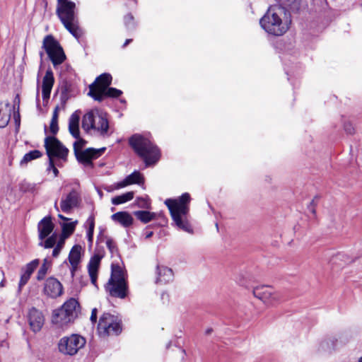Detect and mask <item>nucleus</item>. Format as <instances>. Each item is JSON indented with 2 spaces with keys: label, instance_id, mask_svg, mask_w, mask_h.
Instances as JSON below:
<instances>
[{
  "label": "nucleus",
  "instance_id": "f257e3e1",
  "mask_svg": "<svg viewBox=\"0 0 362 362\" xmlns=\"http://www.w3.org/2000/svg\"><path fill=\"white\" fill-rule=\"evenodd\" d=\"M56 13L65 28L76 38L83 35L78 25L76 4L70 0H57Z\"/></svg>",
  "mask_w": 362,
  "mask_h": 362
},
{
  "label": "nucleus",
  "instance_id": "f03ea898",
  "mask_svg": "<svg viewBox=\"0 0 362 362\" xmlns=\"http://www.w3.org/2000/svg\"><path fill=\"white\" fill-rule=\"evenodd\" d=\"M189 202L190 196L188 193L183 194L178 199H168L165 201L176 226L188 233L192 232L191 226L186 218L189 212Z\"/></svg>",
  "mask_w": 362,
  "mask_h": 362
},
{
  "label": "nucleus",
  "instance_id": "7ed1b4c3",
  "mask_svg": "<svg viewBox=\"0 0 362 362\" xmlns=\"http://www.w3.org/2000/svg\"><path fill=\"white\" fill-rule=\"evenodd\" d=\"M285 9L281 6H271L266 13L260 19L262 28L269 34L274 36H281L289 28L287 22H284L281 16Z\"/></svg>",
  "mask_w": 362,
  "mask_h": 362
},
{
  "label": "nucleus",
  "instance_id": "20e7f679",
  "mask_svg": "<svg viewBox=\"0 0 362 362\" xmlns=\"http://www.w3.org/2000/svg\"><path fill=\"white\" fill-rule=\"evenodd\" d=\"M129 143L136 153L144 160L146 166L153 165L159 160V149L148 139L134 134L130 137Z\"/></svg>",
  "mask_w": 362,
  "mask_h": 362
},
{
  "label": "nucleus",
  "instance_id": "39448f33",
  "mask_svg": "<svg viewBox=\"0 0 362 362\" xmlns=\"http://www.w3.org/2000/svg\"><path fill=\"white\" fill-rule=\"evenodd\" d=\"M82 128L86 132L93 129L102 136L108 135L109 122L107 114L98 110L89 111L83 117Z\"/></svg>",
  "mask_w": 362,
  "mask_h": 362
},
{
  "label": "nucleus",
  "instance_id": "423d86ee",
  "mask_svg": "<svg viewBox=\"0 0 362 362\" xmlns=\"http://www.w3.org/2000/svg\"><path fill=\"white\" fill-rule=\"evenodd\" d=\"M79 310L78 302L74 298H70L60 308L53 311L52 322L60 325H66L77 317Z\"/></svg>",
  "mask_w": 362,
  "mask_h": 362
},
{
  "label": "nucleus",
  "instance_id": "0eeeda50",
  "mask_svg": "<svg viewBox=\"0 0 362 362\" xmlns=\"http://www.w3.org/2000/svg\"><path fill=\"white\" fill-rule=\"evenodd\" d=\"M98 329L103 337L119 335L122 330V320L118 316L105 313L100 317Z\"/></svg>",
  "mask_w": 362,
  "mask_h": 362
},
{
  "label": "nucleus",
  "instance_id": "6e6552de",
  "mask_svg": "<svg viewBox=\"0 0 362 362\" xmlns=\"http://www.w3.org/2000/svg\"><path fill=\"white\" fill-rule=\"evenodd\" d=\"M42 48L45 50L54 66L62 64L66 59L62 47L51 35L45 37Z\"/></svg>",
  "mask_w": 362,
  "mask_h": 362
},
{
  "label": "nucleus",
  "instance_id": "1a4fd4ad",
  "mask_svg": "<svg viewBox=\"0 0 362 362\" xmlns=\"http://www.w3.org/2000/svg\"><path fill=\"white\" fill-rule=\"evenodd\" d=\"M77 140L74 144V151L77 160L85 164L91 163L93 159H95L100 156L105 151V148L99 149H95L89 148L85 151H82V148L86 144V141L81 138H76Z\"/></svg>",
  "mask_w": 362,
  "mask_h": 362
},
{
  "label": "nucleus",
  "instance_id": "9d476101",
  "mask_svg": "<svg viewBox=\"0 0 362 362\" xmlns=\"http://www.w3.org/2000/svg\"><path fill=\"white\" fill-rule=\"evenodd\" d=\"M86 343L84 337L79 334H71L69 337H62L58 344V348L61 353L74 356L82 349Z\"/></svg>",
  "mask_w": 362,
  "mask_h": 362
},
{
  "label": "nucleus",
  "instance_id": "9b49d317",
  "mask_svg": "<svg viewBox=\"0 0 362 362\" xmlns=\"http://www.w3.org/2000/svg\"><path fill=\"white\" fill-rule=\"evenodd\" d=\"M112 82V76L104 73L98 76L92 84L89 86L88 95L95 100H103V93L109 87Z\"/></svg>",
  "mask_w": 362,
  "mask_h": 362
},
{
  "label": "nucleus",
  "instance_id": "f8f14e48",
  "mask_svg": "<svg viewBox=\"0 0 362 362\" xmlns=\"http://www.w3.org/2000/svg\"><path fill=\"white\" fill-rule=\"evenodd\" d=\"M45 148L49 158L57 157L64 160H66L69 150L56 137H46L45 139Z\"/></svg>",
  "mask_w": 362,
  "mask_h": 362
},
{
  "label": "nucleus",
  "instance_id": "ddd939ff",
  "mask_svg": "<svg viewBox=\"0 0 362 362\" xmlns=\"http://www.w3.org/2000/svg\"><path fill=\"white\" fill-rule=\"evenodd\" d=\"M252 293L255 297L268 305H274L280 299L279 294L273 288L266 285L255 287Z\"/></svg>",
  "mask_w": 362,
  "mask_h": 362
},
{
  "label": "nucleus",
  "instance_id": "4468645a",
  "mask_svg": "<svg viewBox=\"0 0 362 362\" xmlns=\"http://www.w3.org/2000/svg\"><path fill=\"white\" fill-rule=\"evenodd\" d=\"M105 288L106 292L114 298L123 299L128 293L127 281H112V279H109Z\"/></svg>",
  "mask_w": 362,
  "mask_h": 362
},
{
  "label": "nucleus",
  "instance_id": "2eb2a0df",
  "mask_svg": "<svg viewBox=\"0 0 362 362\" xmlns=\"http://www.w3.org/2000/svg\"><path fill=\"white\" fill-rule=\"evenodd\" d=\"M81 202V194L76 189H72L66 197H62L60 208L64 213H70L73 209L79 206Z\"/></svg>",
  "mask_w": 362,
  "mask_h": 362
},
{
  "label": "nucleus",
  "instance_id": "dca6fc26",
  "mask_svg": "<svg viewBox=\"0 0 362 362\" xmlns=\"http://www.w3.org/2000/svg\"><path fill=\"white\" fill-rule=\"evenodd\" d=\"M44 293L49 298H56L63 293V286L54 277H49L45 282Z\"/></svg>",
  "mask_w": 362,
  "mask_h": 362
},
{
  "label": "nucleus",
  "instance_id": "f3484780",
  "mask_svg": "<svg viewBox=\"0 0 362 362\" xmlns=\"http://www.w3.org/2000/svg\"><path fill=\"white\" fill-rule=\"evenodd\" d=\"M28 317L31 329L35 332H39L45 322L42 313L35 308H32L29 310Z\"/></svg>",
  "mask_w": 362,
  "mask_h": 362
},
{
  "label": "nucleus",
  "instance_id": "a211bd4d",
  "mask_svg": "<svg viewBox=\"0 0 362 362\" xmlns=\"http://www.w3.org/2000/svg\"><path fill=\"white\" fill-rule=\"evenodd\" d=\"M156 273L157 275L156 284H165L172 281L174 279L173 270L164 265H157Z\"/></svg>",
  "mask_w": 362,
  "mask_h": 362
},
{
  "label": "nucleus",
  "instance_id": "6ab92c4d",
  "mask_svg": "<svg viewBox=\"0 0 362 362\" xmlns=\"http://www.w3.org/2000/svg\"><path fill=\"white\" fill-rule=\"evenodd\" d=\"M54 83V78L52 71L49 69L46 71L42 79V95L43 100H47L50 97L52 88Z\"/></svg>",
  "mask_w": 362,
  "mask_h": 362
},
{
  "label": "nucleus",
  "instance_id": "aec40b11",
  "mask_svg": "<svg viewBox=\"0 0 362 362\" xmlns=\"http://www.w3.org/2000/svg\"><path fill=\"white\" fill-rule=\"evenodd\" d=\"M101 257L99 255H94L89 261L88 264V274L90 278L91 283L97 287L98 273L100 264Z\"/></svg>",
  "mask_w": 362,
  "mask_h": 362
},
{
  "label": "nucleus",
  "instance_id": "412c9836",
  "mask_svg": "<svg viewBox=\"0 0 362 362\" xmlns=\"http://www.w3.org/2000/svg\"><path fill=\"white\" fill-rule=\"evenodd\" d=\"M54 224L50 217L43 218L38 223L39 238L43 240L53 230Z\"/></svg>",
  "mask_w": 362,
  "mask_h": 362
},
{
  "label": "nucleus",
  "instance_id": "4be33fe9",
  "mask_svg": "<svg viewBox=\"0 0 362 362\" xmlns=\"http://www.w3.org/2000/svg\"><path fill=\"white\" fill-rule=\"evenodd\" d=\"M81 247L78 245H74L71 250L69 255V261L71 264V276H74L76 270L78 268V265L81 261Z\"/></svg>",
  "mask_w": 362,
  "mask_h": 362
},
{
  "label": "nucleus",
  "instance_id": "5701e85b",
  "mask_svg": "<svg viewBox=\"0 0 362 362\" xmlns=\"http://www.w3.org/2000/svg\"><path fill=\"white\" fill-rule=\"evenodd\" d=\"M111 218L124 228L131 226L134 221L133 217L127 211L117 212L111 216Z\"/></svg>",
  "mask_w": 362,
  "mask_h": 362
},
{
  "label": "nucleus",
  "instance_id": "b1692460",
  "mask_svg": "<svg viewBox=\"0 0 362 362\" xmlns=\"http://www.w3.org/2000/svg\"><path fill=\"white\" fill-rule=\"evenodd\" d=\"M80 112H74L69 120V131L74 138H78L80 135L79 131Z\"/></svg>",
  "mask_w": 362,
  "mask_h": 362
},
{
  "label": "nucleus",
  "instance_id": "393cba45",
  "mask_svg": "<svg viewBox=\"0 0 362 362\" xmlns=\"http://www.w3.org/2000/svg\"><path fill=\"white\" fill-rule=\"evenodd\" d=\"M11 106L8 103L5 105V107L0 108V128L6 127L11 119Z\"/></svg>",
  "mask_w": 362,
  "mask_h": 362
},
{
  "label": "nucleus",
  "instance_id": "a878e982",
  "mask_svg": "<svg viewBox=\"0 0 362 362\" xmlns=\"http://www.w3.org/2000/svg\"><path fill=\"white\" fill-rule=\"evenodd\" d=\"M134 215L144 223H147L156 218L155 213L148 211H136L134 212Z\"/></svg>",
  "mask_w": 362,
  "mask_h": 362
},
{
  "label": "nucleus",
  "instance_id": "bb28decb",
  "mask_svg": "<svg viewBox=\"0 0 362 362\" xmlns=\"http://www.w3.org/2000/svg\"><path fill=\"white\" fill-rule=\"evenodd\" d=\"M112 281H126L122 268L118 265H112L111 276Z\"/></svg>",
  "mask_w": 362,
  "mask_h": 362
},
{
  "label": "nucleus",
  "instance_id": "cd10ccee",
  "mask_svg": "<svg viewBox=\"0 0 362 362\" xmlns=\"http://www.w3.org/2000/svg\"><path fill=\"white\" fill-rule=\"evenodd\" d=\"M134 192H128L124 194H122L119 196H116L112 199V203L114 205H119L123 203H125L128 201L132 200L134 198Z\"/></svg>",
  "mask_w": 362,
  "mask_h": 362
},
{
  "label": "nucleus",
  "instance_id": "c85d7f7f",
  "mask_svg": "<svg viewBox=\"0 0 362 362\" xmlns=\"http://www.w3.org/2000/svg\"><path fill=\"white\" fill-rule=\"evenodd\" d=\"M58 112H59V107L57 106L54 110L52 118V120L50 122V126H49L50 132L53 134H57L59 130V127H58L59 114H58Z\"/></svg>",
  "mask_w": 362,
  "mask_h": 362
},
{
  "label": "nucleus",
  "instance_id": "c756f323",
  "mask_svg": "<svg viewBox=\"0 0 362 362\" xmlns=\"http://www.w3.org/2000/svg\"><path fill=\"white\" fill-rule=\"evenodd\" d=\"M42 156V153L38 150L31 151L27 153L23 156V159L21 161V164H23V163L26 164L28 162H30L34 159L40 158Z\"/></svg>",
  "mask_w": 362,
  "mask_h": 362
},
{
  "label": "nucleus",
  "instance_id": "7c9ffc66",
  "mask_svg": "<svg viewBox=\"0 0 362 362\" xmlns=\"http://www.w3.org/2000/svg\"><path fill=\"white\" fill-rule=\"evenodd\" d=\"M278 4L276 6H281L284 8V7H288L290 9H295L298 7L300 0H274Z\"/></svg>",
  "mask_w": 362,
  "mask_h": 362
},
{
  "label": "nucleus",
  "instance_id": "2f4dec72",
  "mask_svg": "<svg viewBox=\"0 0 362 362\" xmlns=\"http://www.w3.org/2000/svg\"><path fill=\"white\" fill-rule=\"evenodd\" d=\"M40 264V261L37 259H35L28 264L25 265V267L22 268V272L25 274L29 275L31 276L32 274L34 272V271L37 269Z\"/></svg>",
  "mask_w": 362,
  "mask_h": 362
},
{
  "label": "nucleus",
  "instance_id": "473e14b6",
  "mask_svg": "<svg viewBox=\"0 0 362 362\" xmlns=\"http://www.w3.org/2000/svg\"><path fill=\"white\" fill-rule=\"evenodd\" d=\"M126 178L128 180L129 185L141 184L144 182V177L138 171H134V173L126 177Z\"/></svg>",
  "mask_w": 362,
  "mask_h": 362
},
{
  "label": "nucleus",
  "instance_id": "72a5a7b5",
  "mask_svg": "<svg viewBox=\"0 0 362 362\" xmlns=\"http://www.w3.org/2000/svg\"><path fill=\"white\" fill-rule=\"evenodd\" d=\"M87 223H88V229L87 231L88 240L90 245H92L93 238V231L95 228L94 217L90 216L87 220Z\"/></svg>",
  "mask_w": 362,
  "mask_h": 362
},
{
  "label": "nucleus",
  "instance_id": "f704fd0d",
  "mask_svg": "<svg viewBox=\"0 0 362 362\" xmlns=\"http://www.w3.org/2000/svg\"><path fill=\"white\" fill-rule=\"evenodd\" d=\"M48 267H49L48 261L47 259H45L43 261V264H42L40 269L38 270L37 276H36V279L37 281H40L45 279V277L47 273Z\"/></svg>",
  "mask_w": 362,
  "mask_h": 362
},
{
  "label": "nucleus",
  "instance_id": "c9c22d12",
  "mask_svg": "<svg viewBox=\"0 0 362 362\" xmlns=\"http://www.w3.org/2000/svg\"><path fill=\"white\" fill-rule=\"evenodd\" d=\"M336 341L326 339L321 342L319 348L320 351H331L334 349Z\"/></svg>",
  "mask_w": 362,
  "mask_h": 362
},
{
  "label": "nucleus",
  "instance_id": "e433bc0d",
  "mask_svg": "<svg viewBox=\"0 0 362 362\" xmlns=\"http://www.w3.org/2000/svg\"><path fill=\"white\" fill-rule=\"evenodd\" d=\"M122 92L120 90H118L115 88H110L108 87L104 93H103V100L105 97L110 98H118L122 95Z\"/></svg>",
  "mask_w": 362,
  "mask_h": 362
},
{
  "label": "nucleus",
  "instance_id": "4c0bfd02",
  "mask_svg": "<svg viewBox=\"0 0 362 362\" xmlns=\"http://www.w3.org/2000/svg\"><path fill=\"white\" fill-rule=\"evenodd\" d=\"M77 221L72 223H66L62 225V232L66 235L72 234L75 230Z\"/></svg>",
  "mask_w": 362,
  "mask_h": 362
},
{
  "label": "nucleus",
  "instance_id": "58836bf2",
  "mask_svg": "<svg viewBox=\"0 0 362 362\" xmlns=\"http://www.w3.org/2000/svg\"><path fill=\"white\" fill-rule=\"evenodd\" d=\"M124 24L127 29H133L135 27L134 16L129 13L124 16Z\"/></svg>",
  "mask_w": 362,
  "mask_h": 362
},
{
  "label": "nucleus",
  "instance_id": "ea45409f",
  "mask_svg": "<svg viewBox=\"0 0 362 362\" xmlns=\"http://www.w3.org/2000/svg\"><path fill=\"white\" fill-rule=\"evenodd\" d=\"M20 190L23 192H33L35 189V185L26 181H23L20 184Z\"/></svg>",
  "mask_w": 362,
  "mask_h": 362
},
{
  "label": "nucleus",
  "instance_id": "a19ab883",
  "mask_svg": "<svg viewBox=\"0 0 362 362\" xmlns=\"http://www.w3.org/2000/svg\"><path fill=\"white\" fill-rule=\"evenodd\" d=\"M56 243V235H52V236L49 237L44 243V247L45 248H52L54 246Z\"/></svg>",
  "mask_w": 362,
  "mask_h": 362
},
{
  "label": "nucleus",
  "instance_id": "79ce46f5",
  "mask_svg": "<svg viewBox=\"0 0 362 362\" xmlns=\"http://www.w3.org/2000/svg\"><path fill=\"white\" fill-rule=\"evenodd\" d=\"M106 245L111 254L113 255L117 251L116 244L111 238H107L106 240Z\"/></svg>",
  "mask_w": 362,
  "mask_h": 362
},
{
  "label": "nucleus",
  "instance_id": "37998d69",
  "mask_svg": "<svg viewBox=\"0 0 362 362\" xmlns=\"http://www.w3.org/2000/svg\"><path fill=\"white\" fill-rule=\"evenodd\" d=\"M30 276L29 275L25 274L23 273L21 274L20 281L18 284V290L19 291H21L22 288L28 283V280L30 279Z\"/></svg>",
  "mask_w": 362,
  "mask_h": 362
},
{
  "label": "nucleus",
  "instance_id": "c03bdc74",
  "mask_svg": "<svg viewBox=\"0 0 362 362\" xmlns=\"http://www.w3.org/2000/svg\"><path fill=\"white\" fill-rule=\"evenodd\" d=\"M64 244V240H60L57 243L56 247L54 248V250L52 251V256L53 257H57L59 255V254L61 252L62 248L63 247Z\"/></svg>",
  "mask_w": 362,
  "mask_h": 362
},
{
  "label": "nucleus",
  "instance_id": "a18cd8bd",
  "mask_svg": "<svg viewBox=\"0 0 362 362\" xmlns=\"http://www.w3.org/2000/svg\"><path fill=\"white\" fill-rule=\"evenodd\" d=\"M48 170H52L54 174V177H57L59 174V170H57V168L55 167V165H54V160L53 158H49V167H48Z\"/></svg>",
  "mask_w": 362,
  "mask_h": 362
},
{
  "label": "nucleus",
  "instance_id": "49530a36",
  "mask_svg": "<svg viewBox=\"0 0 362 362\" xmlns=\"http://www.w3.org/2000/svg\"><path fill=\"white\" fill-rule=\"evenodd\" d=\"M344 130L346 131V133H348L349 134H352L354 133V127L352 125V124L350 122L345 123Z\"/></svg>",
  "mask_w": 362,
  "mask_h": 362
},
{
  "label": "nucleus",
  "instance_id": "de8ad7c7",
  "mask_svg": "<svg viewBox=\"0 0 362 362\" xmlns=\"http://www.w3.org/2000/svg\"><path fill=\"white\" fill-rule=\"evenodd\" d=\"M97 313H98V310L96 308H93L92 310V312H91V315H90V321L93 322V323H95L97 322Z\"/></svg>",
  "mask_w": 362,
  "mask_h": 362
},
{
  "label": "nucleus",
  "instance_id": "09e8293b",
  "mask_svg": "<svg viewBox=\"0 0 362 362\" xmlns=\"http://www.w3.org/2000/svg\"><path fill=\"white\" fill-rule=\"evenodd\" d=\"M127 185H129V182H128V180H127V178H125L124 180H123L122 181L118 182L117 184V189H119V188H122V187H124Z\"/></svg>",
  "mask_w": 362,
  "mask_h": 362
},
{
  "label": "nucleus",
  "instance_id": "8fccbe9b",
  "mask_svg": "<svg viewBox=\"0 0 362 362\" xmlns=\"http://www.w3.org/2000/svg\"><path fill=\"white\" fill-rule=\"evenodd\" d=\"M0 280H1L0 287H4V281H5L4 273V272L1 269H0Z\"/></svg>",
  "mask_w": 362,
  "mask_h": 362
},
{
  "label": "nucleus",
  "instance_id": "3c124183",
  "mask_svg": "<svg viewBox=\"0 0 362 362\" xmlns=\"http://www.w3.org/2000/svg\"><path fill=\"white\" fill-rule=\"evenodd\" d=\"M238 282L240 285H241L243 286H246V284H245L244 279H240L239 280H238Z\"/></svg>",
  "mask_w": 362,
  "mask_h": 362
},
{
  "label": "nucleus",
  "instance_id": "603ef678",
  "mask_svg": "<svg viewBox=\"0 0 362 362\" xmlns=\"http://www.w3.org/2000/svg\"><path fill=\"white\" fill-rule=\"evenodd\" d=\"M132 41V39L126 40L125 42L123 45V47H125L126 46H127Z\"/></svg>",
  "mask_w": 362,
  "mask_h": 362
},
{
  "label": "nucleus",
  "instance_id": "864d4df0",
  "mask_svg": "<svg viewBox=\"0 0 362 362\" xmlns=\"http://www.w3.org/2000/svg\"><path fill=\"white\" fill-rule=\"evenodd\" d=\"M58 217H59L60 219L63 220V221H68V220H69V218H66V217L64 216H63V215H62V214H59V215H58Z\"/></svg>",
  "mask_w": 362,
  "mask_h": 362
},
{
  "label": "nucleus",
  "instance_id": "5fc2aeb1",
  "mask_svg": "<svg viewBox=\"0 0 362 362\" xmlns=\"http://www.w3.org/2000/svg\"><path fill=\"white\" fill-rule=\"evenodd\" d=\"M153 233L152 231L148 232L146 235V238H150L153 235Z\"/></svg>",
  "mask_w": 362,
  "mask_h": 362
},
{
  "label": "nucleus",
  "instance_id": "6e6d98bb",
  "mask_svg": "<svg viewBox=\"0 0 362 362\" xmlns=\"http://www.w3.org/2000/svg\"><path fill=\"white\" fill-rule=\"evenodd\" d=\"M212 329H208L206 331V334H209L211 332Z\"/></svg>",
  "mask_w": 362,
  "mask_h": 362
},
{
  "label": "nucleus",
  "instance_id": "4d7b16f0",
  "mask_svg": "<svg viewBox=\"0 0 362 362\" xmlns=\"http://www.w3.org/2000/svg\"><path fill=\"white\" fill-rule=\"evenodd\" d=\"M40 56L41 58H42L44 57V53L42 52L40 53Z\"/></svg>",
  "mask_w": 362,
  "mask_h": 362
},
{
  "label": "nucleus",
  "instance_id": "13d9d810",
  "mask_svg": "<svg viewBox=\"0 0 362 362\" xmlns=\"http://www.w3.org/2000/svg\"><path fill=\"white\" fill-rule=\"evenodd\" d=\"M54 206H55V208L57 209V211H59V209H58L57 205V202H55V204H54Z\"/></svg>",
  "mask_w": 362,
  "mask_h": 362
},
{
  "label": "nucleus",
  "instance_id": "bf43d9fd",
  "mask_svg": "<svg viewBox=\"0 0 362 362\" xmlns=\"http://www.w3.org/2000/svg\"><path fill=\"white\" fill-rule=\"evenodd\" d=\"M314 202H315V201H314V199H313V200H312V202H310V205H311V206H313V205L314 204Z\"/></svg>",
  "mask_w": 362,
  "mask_h": 362
},
{
  "label": "nucleus",
  "instance_id": "052dcab7",
  "mask_svg": "<svg viewBox=\"0 0 362 362\" xmlns=\"http://www.w3.org/2000/svg\"><path fill=\"white\" fill-rule=\"evenodd\" d=\"M311 211H312L313 214H315V209H314L313 208H312V209H311Z\"/></svg>",
  "mask_w": 362,
  "mask_h": 362
},
{
  "label": "nucleus",
  "instance_id": "680f3d73",
  "mask_svg": "<svg viewBox=\"0 0 362 362\" xmlns=\"http://www.w3.org/2000/svg\"><path fill=\"white\" fill-rule=\"evenodd\" d=\"M358 362H362V356L361 358H359Z\"/></svg>",
  "mask_w": 362,
  "mask_h": 362
},
{
  "label": "nucleus",
  "instance_id": "e2e57ef3",
  "mask_svg": "<svg viewBox=\"0 0 362 362\" xmlns=\"http://www.w3.org/2000/svg\"><path fill=\"white\" fill-rule=\"evenodd\" d=\"M216 228H218V223H216Z\"/></svg>",
  "mask_w": 362,
  "mask_h": 362
},
{
  "label": "nucleus",
  "instance_id": "0e129e2a",
  "mask_svg": "<svg viewBox=\"0 0 362 362\" xmlns=\"http://www.w3.org/2000/svg\"><path fill=\"white\" fill-rule=\"evenodd\" d=\"M62 99H64V100H66V98H64V96H62Z\"/></svg>",
  "mask_w": 362,
  "mask_h": 362
},
{
  "label": "nucleus",
  "instance_id": "69168bd1",
  "mask_svg": "<svg viewBox=\"0 0 362 362\" xmlns=\"http://www.w3.org/2000/svg\"><path fill=\"white\" fill-rule=\"evenodd\" d=\"M62 99H64V100H66V98H64V96H62Z\"/></svg>",
  "mask_w": 362,
  "mask_h": 362
}]
</instances>
